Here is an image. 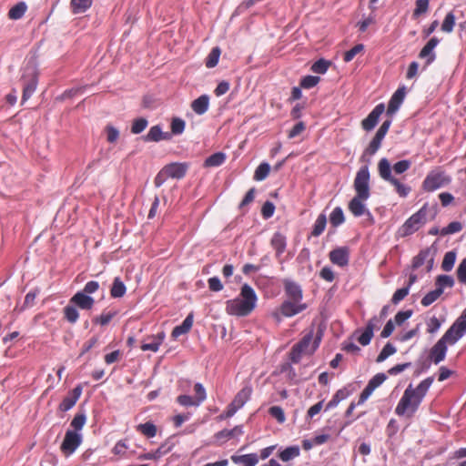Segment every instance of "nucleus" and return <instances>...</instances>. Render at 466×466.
<instances>
[{"mask_svg":"<svg viewBox=\"0 0 466 466\" xmlns=\"http://www.w3.org/2000/svg\"><path fill=\"white\" fill-rule=\"evenodd\" d=\"M363 50L364 46L362 44L356 45L354 47H352L344 54V61L347 63L350 62L355 57V56L361 53Z\"/></svg>","mask_w":466,"mask_h":466,"instance_id":"nucleus-52","label":"nucleus"},{"mask_svg":"<svg viewBox=\"0 0 466 466\" xmlns=\"http://www.w3.org/2000/svg\"><path fill=\"white\" fill-rule=\"evenodd\" d=\"M252 393V389L249 386L244 387L234 397L231 403L226 410V417H232L245 403L249 400Z\"/></svg>","mask_w":466,"mask_h":466,"instance_id":"nucleus-8","label":"nucleus"},{"mask_svg":"<svg viewBox=\"0 0 466 466\" xmlns=\"http://www.w3.org/2000/svg\"><path fill=\"white\" fill-rule=\"evenodd\" d=\"M416 6L413 11V16L418 17L422 14L427 13L429 9V0H417Z\"/></svg>","mask_w":466,"mask_h":466,"instance_id":"nucleus-48","label":"nucleus"},{"mask_svg":"<svg viewBox=\"0 0 466 466\" xmlns=\"http://www.w3.org/2000/svg\"><path fill=\"white\" fill-rule=\"evenodd\" d=\"M396 348L391 343L388 342L383 349L381 350L380 353L377 357V362H382L390 356L393 355L396 352Z\"/></svg>","mask_w":466,"mask_h":466,"instance_id":"nucleus-45","label":"nucleus"},{"mask_svg":"<svg viewBox=\"0 0 466 466\" xmlns=\"http://www.w3.org/2000/svg\"><path fill=\"white\" fill-rule=\"evenodd\" d=\"M329 66V62L324 59H319L312 65L311 70L317 74H324L328 70Z\"/></svg>","mask_w":466,"mask_h":466,"instance_id":"nucleus-53","label":"nucleus"},{"mask_svg":"<svg viewBox=\"0 0 466 466\" xmlns=\"http://www.w3.org/2000/svg\"><path fill=\"white\" fill-rule=\"evenodd\" d=\"M86 415L83 413L76 414L71 421V427L74 428L75 431L82 430L86 423Z\"/></svg>","mask_w":466,"mask_h":466,"instance_id":"nucleus-58","label":"nucleus"},{"mask_svg":"<svg viewBox=\"0 0 466 466\" xmlns=\"http://www.w3.org/2000/svg\"><path fill=\"white\" fill-rule=\"evenodd\" d=\"M172 450V445L168 442L162 443L156 451H149L139 456L140 460H158Z\"/></svg>","mask_w":466,"mask_h":466,"instance_id":"nucleus-23","label":"nucleus"},{"mask_svg":"<svg viewBox=\"0 0 466 466\" xmlns=\"http://www.w3.org/2000/svg\"><path fill=\"white\" fill-rule=\"evenodd\" d=\"M326 224H327L326 216L324 214H320L315 221L311 235L314 237H319V235H321L326 228Z\"/></svg>","mask_w":466,"mask_h":466,"instance_id":"nucleus-36","label":"nucleus"},{"mask_svg":"<svg viewBox=\"0 0 466 466\" xmlns=\"http://www.w3.org/2000/svg\"><path fill=\"white\" fill-rule=\"evenodd\" d=\"M243 433L241 426H236L231 430H223L216 434V439L218 441L220 440H229L235 436L240 435Z\"/></svg>","mask_w":466,"mask_h":466,"instance_id":"nucleus-32","label":"nucleus"},{"mask_svg":"<svg viewBox=\"0 0 466 466\" xmlns=\"http://www.w3.org/2000/svg\"><path fill=\"white\" fill-rule=\"evenodd\" d=\"M313 339L312 331L305 335L302 339L295 344L290 352V359L292 362H299L303 355H310L312 354L319 346V338Z\"/></svg>","mask_w":466,"mask_h":466,"instance_id":"nucleus-4","label":"nucleus"},{"mask_svg":"<svg viewBox=\"0 0 466 466\" xmlns=\"http://www.w3.org/2000/svg\"><path fill=\"white\" fill-rule=\"evenodd\" d=\"M307 309V304L295 300H285L280 306V313L285 317H292Z\"/></svg>","mask_w":466,"mask_h":466,"instance_id":"nucleus-12","label":"nucleus"},{"mask_svg":"<svg viewBox=\"0 0 466 466\" xmlns=\"http://www.w3.org/2000/svg\"><path fill=\"white\" fill-rule=\"evenodd\" d=\"M137 429L147 438H153L157 434V427L152 422L139 424L137 425Z\"/></svg>","mask_w":466,"mask_h":466,"instance_id":"nucleus-40","label":"nucleus"},{"mask_svg":"<svg viewBox=\"0 0 466 466\" xmlns=\"http://www.w3.org/2000/svg\"><path fill=\"white\" fill-rule=\"evenodd\" d=\"M442 294V290L441 289H435L434 290H431L428 292L421 299V304L424 307H428L433 302H435Z\"/></svg>","mask_w":466,"mask_h":466,"instance_id":"nucleus-38","label":"nucleus"},{"mask_svg":"<svg viewBox=\"0 0 466 466\" xmlns=\"http://www.w3.org/2000/svg\"><path fill=\"white\" fill-rule=\"evenodd\" d=\"M439 42L440 41L437 37H432L420 50L419 57L426 59V66H429L435 60L436 54L434 52V48L438 46Z\"/></svg>","mask_w":466,"mask_h":466,"instance_id":"nucleus-16","label":"nucleus"},{"mask_svg":"<svg viewBox=\"0 0 466 466\" xmlns=\"http://www.w3.org/2000/svg\"><path fill=\"white\" fill-rule=\"evenodd\" d=\"M82 435L75 431L68 430L61 444V451L66 456H69L80 446Z\"/></svg>","mask_w":466,"mask_h":466,"instance_id":"nucleus-10","label":"nucleus"},{"mask_svg":"<svg viewBox=\"0 0 466 466\" xmlns=\"http://www.w3.org/2000/svg\"><path fill=\"white\" fill-rule=\"evenodd\" d=\"M70 5L74 14H81L91 6L92 0H71Z\"/></svg>","mask_w":466,"mask_h":466,"instance_id":"nucleus-33","label":"nucleus"},{"mask_svg":"<svg viewBox=\"0 0 466 466\" xmlns=\"http://www.w3.org/2000/svg\"><path fill=\"white\" fill-rule=\"evenodd\" d=\"M466 332V320L457 319L441 339L447 345H454Z\"/></svg>","mask_w":466,"mask_h":466,"instance_id":"nucleus-7","label":"nucleus"},{"mask_svg":"<svg viewBox=\"0 0 466 466\" xmlns=\"http://www.w3.org/2000/svg\"><path fill=\"white\" fill-rule=\"evenodd\" d=\"M378 171L382 179L390 182L395 187L397 193L405 198L410 191V187L400 183L391 175V166L387 158H381L378 164Z\"/></svg>","mask_w":466,"mask_h":466,"instance_id":"nucleus-5","label":"nucleus"},{"mask_svg":"<svg viewBox=\"0 0 466 466\" xmlns=\"http://www.w3.org/2000/svg\"><path fill=\"white\" fill-rule=\"evenodd\" d=\"M76 403V398L71 397L70 395H67L66 397H65V399L60 403L59 410L61 411H67L70 409H72Z\"/></svg>","mask_w":466,"mask_h":466,"instance_id":"nucleus-62","label":"nucleus"},{"mask_svg":"<svg viewBox=\"0 0 466 466\" xmlns=\"http://www.w3.org/2000/svg\"><path fill=\"white\" fill-rule=\"evenodd\" d=\"M26 10V4L25 2H19L10 8L8 12V18L11 20H18L24 16Z\"/></svg>","mask_w":466,"mask_h":466,"instance_id":"nucleus-28","label":"nucleus"},{"mask_svg":"<svg viewBox=\"0 0 466 466\" xmlns=\"http://www.w3.org/2000/svg\"><path fill=\"white\" fill-rule=\"evenodd\" d=\"M437 289H441L442 291L444 288H452L454 285V279L449 275H440L436 279Z\"/></svg>","mask_w":466,"mask_h":466,"instance_id":"nucleus-42","label":"nucleus"},{"mask_svg":"<svg viewBox=\"0 0 466 466\" xmlns=\"http://www.w3.org/2000/svg\"><path fill=\"white\" fill-rule=\"evenodd\" d=\"M185 121L179 117H175L171 122V131L175 135H179L184 132L185 129Z\"/></svg>","mask_w":466,"mask_h":466,"instance_id":"nucleus-50","label":"nucleus"},{"mask_svg":"<svg viewBox=\"0 0 466 466\" xmlns=\"http://www.w3.org/2000/svg\"><path fill=\"white\" fill-rule=\"evenodd\" d=\"M25 71L28 72V76L30 78L28 81L25 84L24 89H23V96L22 100L23 102L26 101L35 91L36 85H37V76L35 69L33 66H27L25 68Z\"/></svg>","mask_w":466,"mask_h":466,"instance_id":"nucleus-15","label":"nucleus"},{"mask_svg":"<svg viewBox=\"0 0 466 466\" xmlns=\"http://www.w3.org/2000/svg\"><path fill=\"white\" fill-rule=\"evenodd\" d=\"M271 245L276 250L277 255L279 256L286 248V238L282 234L277 232L271 238Z\"/></svg>","mask_w":466,"mask_h":466,"instance_id":"nucleus-30","label":"nucleus"},{"mask_svg":"<svg viewBox=\"0 0 466 466\" xmlns=\"http://www.w3.org/2000/svg\"><path fill=\"white\" fill-rule=\"evenodd\" d=\"M170 137L168 133L162 132L159 126L152 127L148 133L144 137V140L147 142L154 141L157 142L160 140H167Z\"/></svg>","mask_w":466,"mask_h":466,"instance_id":"nucleus-25","label":"nucleus"},{"mask_svg":"<svg viewBox=\"0 0 466 466\" xmlns=\"http://www.w3.org/2000/svg\"><path fill=\"white\" fill-rule=\"evenodd\" d=\"M456 275L459 282L466 285V258L459 264Z\"/></svg>","mask_w":466,"mask_h":466,"instance_id":"nucleus-56","label":"nucleus"},{"mask_svg":"<svg viewBox=\"0 0 466 466\" xmlns=\"http://www.w3.org/2000/svg\"><path fill=\"white\" fill-rule=\"evenodd\" d=\"M320 78L315 76H307L302 78L300 86L303 88H311L318 85Z\"/></svg>","mask_w":466,"mask_h":466,"instance_id":"nucleus-57","label":"nucleus"},{"mask_svg":"<svg viewBox=\"0 0 466 466\" xmlns=\"http://www.w3.org/2000/svg\"><path fill=\"white\" fill-rule=\"evenodd\" d=\"M432 382L433 378L429 377L423 380L416 388L410 384L397 404L395 413L400 417L411 418L418 410Z\"/></svg>","mask_w":466,"mask_h":466,"instance_id":"nucleus-1","label":"nucleus"},{"mask_svg":"<svg viewBox=\"0 0 466 466\" xmlns=\"http://www.w3.org/2000/svg\"><path fill=\"white\" fill-rule=\"evenodd\" d=\"M193 325V314L190 313L187 316L181 325L175 327L172 330V337L178 338L179 336L187 333Z\"/></svg>","mask_w":466,"mask_h":466,"instance_id":"nucleus-27","label":"nucleus"},{"mask_svg":"<svg viewBox=\"0 0 466 466\" xmlns=\"http://www.w3.org/2000/svg\"><path fill=\"white\" fill-rule=\"evenodd\" d=\"M269 171L270 166L266 162L261 163L255 170L254 179L257 181L264 180L269 174Z\"/></svg>","mask_w":466,"mask_h":466,"instance_id":"nucleus-41","label":"nucleus"},{"mask_svg":"<svg viewBox=\"0 0 466 466\" xmlns=\"http://www.w3.org/2000/svg\"><path fill=\"white\" fill-rule=\"evenodd\" d=\"M231 461L236 464H244L245 466H256L258 462V457L256 453L245 455H233Z\"/></svg>","mask_w":466,"mask_h":466,"instance_id":"nucleus-26","label":"nucleus"},{"mask_svg":"<svg viewBox=\"0 0 466 466\" xmlns=\"http://www.w3.org/2000/svg\"><path fill=\"white\" fill-rule=\"evenodd\" d=\"M455 25V15L453 13L450 12L446 15L442 25H441V30L445 33H451L453 30V27Z\"/></svg>","mask_w":466,"mask_h":466,"instance_id":"nucleus-46","label":"nucleus"},{"mask_svg":"<svg viewBox=\"0 0 466 466\" xmlns=\"http://www.w3.org/2000/svg\"><path fill=\"white\" fill-rule=\"evenodd\" d=\"M429 257H430V251L429 250H422V251H420L413 258L412 267L414 268H418L421 267L425 263V261L429 258Z\"/></svg>","mask_w":466,"mask_h":466,"instance_id":"nucleus-51","label":"nucleus"},{"mask_svg":"<svg viewBox=\"0 0 466 466\" xmlns=\"http://www.w3.org/2000/svg\"><path fill=\"white\" fill-rule=\"evenodd\" d=\"M258 297L248 284L241 287L239 295L226 302V311L229 315L245 317L249 315L256 308Z\"/></svg>","mask_w":466,"mask_h":466,"instance_id":"nucleus-3","label":"nucleus"},{"mask_svg":"<svg viewBox=\"0 0 466 466\" xmlns=\"http://www.w3.org/2000/svg\"><path fill=\"white\" fill-rule=\"evenodd\" d=\"M300 454V450L299 446H289L279 453V458L284 461H289Z\"/></svg>","mask_w":466,"mask_h":466,"instance_id":"nucleus-29","label":"nucleus"},{"mask_svg":"<svg viewBox=\"0 0 466 466\" xmlns=\"http://www.w3.org/2000/svg\"><path fill=\"white\" fill-rule=\"evenodd\" d=\"M385 106L383 104L377 105L374 109L362 120V127L366 131H370L375 127L381 114L384 112Z\"/></svg>","mask_w":466,"mask_h":466,"instance_id":"nucleus-14","label":"nucleus"},{"mask_svg":"<svg viewBox=\"0 0 466 466\" xmlns=\"http://www.w3.org/2000/svg\"><path fill=\"white\" fill-rule=\"evenodd\" d=\"M194 390L196 393V403L200 405L207 398L206 390L201 383H196Z\"/></svg>","mask_w":466,"mask_h":466,"instance_id":"nucleus-55","label":"nucleus"},{"mask_svg":"<svg viewBox=\"0 0 466 466\" xmlns=\"http://www.w3.org/2000/svg\"><path fill=\"white\" fill-rule=\"evenodd\" d=\"M330 261L339 267H345L349 263L350 251L346 247L334 248L329 254Z\"/></svg>","mask_w":466,"mask_h":466,"instance_id":"nucleus-13","label":"nucleus"},{"mask_svg":"<svg viewBox=\"0 0 466 466\" xmlns=\"http://www.w3.org/2000/svg\"><path fill=\"white\" fill-rule=\"evenodd\" d=\"M275 211V206L270 201H266L261 208V214L264 218H269L273 216Z\"/></svg>","mask_w":466,"mask_h":466,"instance_id":"nucleus-64","label":"nucleus"},{"mask_svg":"<svg viewBox=\"0 0 466 466\" xmlns=\"http://www.w3.org/2000/svg\"><path fill=\"white\" fill-rule=\"evenodd\" d=\"M226 160V155L222 152H217L209 156L204 163L207 167H215L221 166Z\"/></svg>","mask_w":466,"mask_h":466,"instance_id":"nucleus-31","label":"nucleus"},{"mask_svg":"<svg viewBox=\"0 0 466 466\" xmlns=\"http://www.w3.org/2000/svg\"><path fill=\"white\" fill-rule=\"evenodd\" d=\"M348 396V392L346 390H339L332 399L328 402L326 406V410H330L336 407L342 400L346 399Z\"/></svg>","mask_w":466,"mask_h":466,"instance_id":"nucleus-44","label":"nucleus"},{"mask_svg":"<svg viewBox=\"0 0 466 466\" xmlns=\"http://www.w3.org/2000/svg\"><path fill=\"white\" fill-rule=\"evenodd\" d=\"M450 182V178L442 172H430L422 183L425 191H434Z\"/></svg>","mask_w":466,"mask_h":466,"instance_id":"nucleus-9","label":"nucleus"},{"mask_svg":"<svg viewBox=\"0 0 466 466\" xmlns=\"http://www.w3.org/2000/svg\"><path fill=\"white\" fill-rule=\"evenodd\" d=\"M64 316L68 322L74 324L77 321L79 313L76 306L69 302V304L64 308Z\"/></svg>","mask_w":466,"mask_h":466,"instance_id":"nucleus-34","label":"nucleus"},{"mask_svg":"<svg viewBox=\"0 0 466 466\" xmlns=\"http://www.w3.org/2000/svg\"><path fill=\"white\" fill-rule=\"evenodd\" d=\"M370 179L369 167H361L358 170L353 182L356 195L349 203V210L355 217H360L365 214L371 217L370 212L365 205V201L368 200L370 196Z\"/></svg>","mask_w":466,"mask_h":466,"instance_id":"nucleus-2","label":"nucleus"},{"mask_svg":"<svg viewBox=\"0 0 466 466\" xmlns=\"http://www.w3.org/2000/svg\"><path fill=\"white\" fill-rule=\"evenodd\" d=\"M428 208L424 205L418 212L413 214L400 229L401 236H409L420 229L427 221Z\"/></svg>","mask_w":466,"mask_h":466,"instance_id":"nucleus-6","label":"nucleus"},{"mask_svg":"<svg viewBox=\"0 0 466 466\" xmlns=\"http://www.w3.org/2000/svg\"><path fill=\"white\" fill-rule=\"evenodd\" d=\"M381 142L382 141L378 140L377 138L373 137V139L370 143L369 147L365 149L361 158L365 159V157L367 156H370V157L373 156L380 147Z\"/></svg>","mask_w":466,"mask_h":466,"instance_id":"nucleus-47","label":"nucleus"},{"mask_svg":"<svg viewBox=\"0 0 466 466\" xmlns=\"http://www.w3.org/2000/svg\"><path fill=\"white\" fill-rule=\"evenodd\" d=\"M177 401L184 407H189V406H199V404L196 403V399L189 396V395H179L177 398Z\"/></svg>","mask_w":466,"mask_h":466,"instance_id":"nucleus-61","label":"nucleus"},{"mask_svg":"<svg viewBox=\"0 0 466 466\" xmlns=\"http://www.w3.org/2000/svg\"><path fill=\"white\" fill-rule=\"evenodd\" d=\"M387 379L384 373H378L373 376L370 381L368 382L365 389L362 390L360 396L359 404L364 403L369 397L372 394V392L380 386L385 380Z\"/></svg>","mask_w":466,"mask_h":466,"instance_id":"nucleus-11","label":"nucleus"},{"mask_svg":"<svg viewBox=\"0 0 466 466\" xmlns=\"http://www.w3.org/2000/svg\"><path fill=\"white\" fill-rule=\"evenodd\" d=\"M147 126V120L146 118L140 117L134 120L131 132L133 134H140Z\"/></svg>","mask_w":466,"mask_h":466,"instance_id":"nucleus-49","label":"nucleus"},{"mask_svg":"<svg viewBox=\"0 0 466 466\" xmlns=\"http://www.w3.org/2000/svg\"><path fill=\"white\" fill-rule=\"evenodd\" d=\"M164 339V332H159L157 335L148 337L147 340L142 343L141 350L143 351L151 350L153 352H157L159 349V346L162 344Z\"/></svg>","mask_w":466,"mask_h":466,"instance_id":"nucleus-22","label":"nucleus"},{"mask_svg":"<svg viewBox=\"0 0 466 466\" xmlns=\"http://www.w3.org/2000/svg\"><path fill=\"white\" fill-rule=\"evenodd\" d=\"M187 165L182 163H172L163 168V174L172 178H182L187 172Z\"/></svg>","mask_w":466,"mask_h":466,"instance_id":"nucleus-21","label":"nucleus"},{"mask_svg":"<svg viewBox=\"0 0 466 466\" xmlns=\"http://www.w3.org/2000/svg\"><path fill=\"white\" fill-rule=\"evenodd\" d=\"M441 325V323L439 319L433 316L427 321V331L431 334L436 333L440 329Z\"/></svg>","mask_w":466,"mask_h":466,"instance_id":"nucleus-60","label":"nucleus"},{"mask_svg":"<svg viewBox=\"0 0 466 466\" xmlns=\"http://www.w3.org/2000/svg\"><path fill=\"white\" fill-rule=\"evenodd\" d=\"M285 292L289 300H295L297 302H301L303 294L302 289L299 284L292 280H285L284 281Z\"/></svg>","mask_w":466,"mask_h":466,"instance_id":"nucleus-19","label":"nucleus"},{"mask_svg":"<svg viewBox=\"0 0 466 466\" xmlns=\"http://www.w3.org/2000/svg\"><path fill=\"white\" fill-rule=\"evenodd\" d=\"M209 107V96L202 95L191 103L192 110L198 115L205 114Z\"/></svg>","mask_w":466,"mask_h":466,"instance_id":"nucleus-24","label":"nucleus"},{"mask_svg":"<svg viewBox=\"0 0 466 466\" xmlns=\"http://www.w3.org/2000/svg\"><path fill=\"white\" fill-rule=\"evenodd\" d=\"M372 337L373 332L371 331V328H365L364 331L358 337L357 339L362 346H367L370 344Z\"/></svg>","mask_w":466,"mask_h":466,"instance_id":"nucleus-59","label":"nucleus"},{"mask_svg":"<svg viewBox=\"0 0 466 466\" xmlns=\"http://www.w3.org/2000/svg\"><path fill=\"white\" fill-rule=\"evenodd\" d=\"M406 95L405 87H400L398 88L395 93L392 95L389 105H388V110L387 113L389 115H393L397 112L400 105L402 104L404 97Z\"/></svg>","mask_w":466,"mask_h":466,"instance_id":"nucleus-20","label":"nucleus"},{"mask_svg":"<svg viewBox=\"0 0 466 466\" xmlns=\"http://www.w3.org/2000/svg\"><path fill=\"white\" fill-rule=\"evenodd\" d=\"M462 229V225L461 222L453 221L451 222L447 227L441 229L442 235H449L460 232Z\"/></svg>","mask_w":466,"mask_h":466,"instance_id":"nucleus-54","label":"nucleus"},{"mask_svg":"<svg viewBox=\"0 0 466 466\" xmlns=\"http://www.w3.org/2000/svg\"><path fill=\"white\" fill-rule=\"evenodd\" d=\"M220 49L219 47L216 46L214 47L211 52L208 54V56L206 58V66L208 68L215 67L219 60L220 56Z\"/></svg>","mask_w":466,"mask_h":466,"instance_id":"nucleus-39","label":"nucleus"},{"mask_svg":"<svg viewBox=\"0 0 466 466\" xmlns=\"http://www.w3.org/2000/svg\"><path fill=\"white\" fill-rule=\"evenodd\" d=\"M457 254L455 251L451 250L447 252L444 255L442 263H441V268L444 271H451L455 264Z\"/></svg>","mask_w":466,"mask_h":466,"instance_id":"nucleus-35","label":"nucleus"},{"mask_svg":"<svg viewBox=\"0 0 466 466\" xmlns=\"http://www.w3.org/2000/svg\"><path fill=\"white\" fill-rule=\"evenodd\" d=\"M110 293L113 298H121L125 295L126 286L119 278L114 279Z\"/></svg>","mask_w":466,"mask_h":466,"instance_id":"nucleus-37","label":"nucleus"},{"mask_svg":"<svg viewBox=\"0 0 466 466\" xmlns=\"http://www.w3.org/2000/svg\"><path fill=\"white\" fill-rule=\"evenodd\" d=\"M409 287L397 289L392 296V303L398 304L400 302L409 294Z\"/></svg>","mask_w":466,"mask_h":466,"instance_id":"nucleus-63","label":"nucleus"},{"mask_svg":"<svg viewBox=\"0 0 466 466\" xmlns=\"http://www.w3.org/2000/svg\"><path fill=\"white\" fill-rule=\"evenodd\" d=\"M447 344H445L441 339L431 349L429 358L434 364H439L444 360L447 353Z\"/></svg>","mask_w":466,"mask_h":466,"instance_id":"nucleus-17","label":"nucleus"},{"mask_svg":"<svg viewBox=\"0 0 466 466\" xmlns=\"http://www.w3.org/2000/svg\"><path fill=\"white\" fill-rule=\"evenodd\" d=\"M70 303L82 309H91L95 300L92 297L86 295L85 292L78 291L70 299Z\"/></svg>","mask_w":466,"mask_h":466,"instance_id":"nucleus-18","label":"nucleus"},{"mask_svg":"<svg viewBox=\"0 0 466 466\" xmlns=\"http://www.w3.org/2000/svg\"><path fill=\"white\" fill-rule=\"evenodd\" d=\"M344 219L343 210L339 207L335 208L329 216L330 223L334 227H338L342 224Z\"/></svg>","mask_w":466,"mask_h":466,"instance_id":"nucleus-43","label":"nucleus"}]
</instances>
